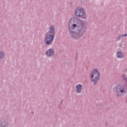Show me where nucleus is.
I'll list each match as a JSON object with an SVG mask.
<instances>
[{"label": "nucleus", "mask_w": 127, "mask_h": 127, "mask_svg": "<svg viewBox=\"0 0 127 127\" xmlns=\"http://www.w3.org/2000/svg\"><path fill=\"white\" fill-rule=\"evenodd\" d=\"M74 21L76 24H72L70 27V22L71 21L69 22V32L71 37L78 39L80 36H83V34L85 32L84 30L85 28V21L79 19H75Z\"/></svg>", "instance_id": "1"}, {"label": "nucleus", "mask_w": 127, "mask_h": 127, "mask_svg": "<svg viewBox=\"0 0 127 127\" xmlns=\"http://www.w3.org/2000/svg\"><path fill=\"white\" fill-rule=\"evenodd\" d=\"M117 96H122L126 93V87L124 85H119L116 87Z\"/></svg>", "instance_id": "4"}, {"label": "nucleus", "mask_w": 127, "mask_h": 127, "mask_svg": "<svg viewBox=\"0 0 127 127\" xmlns=\"http://www.w3.org/2000/svg\"><path fill=\"white\" fill-rule=\"evenodd\" d=\"M82 89H83V86L81 84H78L76 86V93H81V91H82Z\"/></svg>", "instance_id": "7"}, {"label": "nucleus", "mask_w": 127, "mask_h": 127, "mask_svg": "<svg viewBox=\"0 0 127 127\" xmlns=\"http://www.w3.org/2000/svg\"><path fill=\"white\" fill-rule=\"evenodd\" d=\"M75 15L78 17H81L84 15V9L77 7L75 9Z\"/></svg>", "instance_id": "5"}, {"label": "nucleus", "mask_w": 127, "mask_h": 127, "mask_svg": "<svg viewBox=\"0 0 127 127\" xmlns=\"http://www.w3.org/2000/svg\"><path fill=\"white\" fill-rule=\"evenodd\" d=\"M127 34H124L122 36H120L118 38V39H120V38H121V37H123V36H124V37H126V36H127Z\"/></svg>", "instance_id": "10"}, {"label": "nucleus", "mask_w": 127, "mask_h": 127, "mask_svg": "<svg viewBox=\"0 0 127 127\" xmlns=\"http://www.w3.org/2000/svg\"><path fill=\"white\" fill-rule=\"evenodd\" d=\"M117 57L118 58H124V54L121 51H119L117 53Z\"/></svg>", "instance_id": "8"}, {"label": "nucleus", "mask_w": 127, "mask_h": 127, "mask_svg": "<svg viewBox=\"0 0 127 127\" xmlns=\"http://www.w3.org/2000/svg\"><path fill=\"white\" fill-rule=\"evenodd\" d=\"M91 81L92 82H94V84H96L98 81H99V79H100V72L97 69H94L92 71L90 74Z\"/></svg>", "instance_id": "3"}, {"label": "nucleus", "mask_w": 127, "mask_h": 127, "mask_svg": "<svg viewBox=\"0 0 127 127\" xmlns=\"http://www.w3.org/2000/svg\"><path fill=\"white\" fill-rule=\"evenodd\" d=\"M54 35H55V31L54 27L51 26L49 32L46 34L45 39V43L47 45H50L52 43V41L54 39Z\"/></svg>", "instance_id": "2"}, {"label": "nucleus", "mask_w": 127, "mask_h": 127, "mask_svg": "<svg viewBox=\"0 0 127 127\" xmlns=\"http://www.w3.org/2000/svg\"><path fill=\"white\" fill-rule=\"evenodd\" d=\"M54 53H55L54 49H50L46 51V55L48 56V57H50V56H52V55H54Z\"/></svg>", "instance_id": "6"}, {"label": "nucleus", "mask_w": 127, "mask_h": 127, "mask_svg": "<svg viewBox=\"0 0 127 127\" xmlns=\"http://www.w3.org/2000/svg\"><path fill=\"white\" fill-rule=\"evenodd\" d=\"M4 57V53L3 51H0V58H2Z\"/></svg>", "instance_id": "9"}]
</instances>
